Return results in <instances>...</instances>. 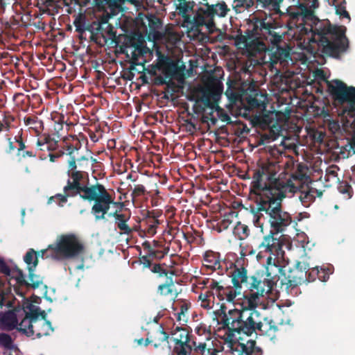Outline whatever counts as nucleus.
<instances>
[{
  "label": "nucleus",
  "instance_id": "0eeeda50",
  "mask_svg": "<svg viewBox=\"0 0 355 355\" xmlns=\"http://www.w3.org/2000/svg\"><path fill=\"white\" fill-rule=\"evenodd\" d=\"M57 261H62L78 259L85 253V247L81 240L75 234H62L53 244Z\"/></svg>",
  "mask_w": 355,
  "mask_h": 355
},
{
  "label": "nucleus",
  "instance_id": "79ce46f5",
  "mask_svg": "<svg viewBox=\"0 0 355 355\" xmlns=\"http://www.w3.org/2000/svg\"><path fill=\"white\" fill-rule=\"evenodd\" d=\"M171 60L172 59H171L168 55L159 52L158 53L157 62L155 63V68L157 70L162 71Z\"/></svg>",
  "mask_w": 355,
  "mask_h": 355
},
{
  "label": "nucleus",
  "instance_id": "c9c22d12",
  "mask_svg": "<svg viewBox=\"0 0 355 355\" xmlns=\"http://www.w3.org/2000/svg\"><path fill=\"white\" fill-rule=\"evenodd\" d=\"M16 269H19L18 267H15L13 268H10V267L7 265V263L5 262V261L0 257V273L3 274L9 279H8V291H10L11 289V284L10 280L12 279H15V277L17 275V272L15 270Z\"/></svg>",
  "mask_w": 355,
  "mask_h": 355
},
{
  "label": "nucleus",
  "instance_id": "8fccbe9b",
  "mask_svg": "<svg viewBox=\"0 0 355 355\" xmlns=\"http://www.w3.org/2000/svg\"><path fill=\"white\" fill-rule=\"evenodd\" d=\"M0 346L7 349H11L12 346V339L9 334L5 333L0 334Z\"/></svg>",
  "mask_w": 355,
  "mask_h": 355
},
{
  "label": "nucleus",
  "instance_id": "de8ad7c7",
  "mask_svg": "<svg viewBox=\"0 0 355 355\" xmlns=\"http://www.w3.org/2000/svg\"><path fill=\"white\" fill-rule=\"evenodd\" d=\"M145 220L147 224V233L151 236L155 235L157 233L158 225L161 223L160 220H149V218H146V217L145 218Z\"/></svg>",
  "mask_w": 355,
  "mask_h": 355
},
{
  "label": "nucleus",
  "instance_id": "cd10ccee",
  "mask_svg": "<svg viewBox=\"0 0 355 355\" xmlns=\"http://www.w3.org/2000/svg\"><path fill=\"white\" fill-rule=\"evenodd\" d=\"M51 322L44 320H37L33 323V335L35 334L37 338L49 336L50 332L53 331Z\"/></svg>",
  "mask_w": 355,
  "mask_h": 355
},
{
  "label": "nucleus",
  "instance_id": "7c9ffc66",
  "mask_svg": "<svg viewBox=\"0 0 355 355\" xmlns=\"http://www.w3.org/2000/svg\"><path fill=\"white\" fill-rule=\"evenodd\" d=\"M73 25L76 27V31L80 34H83L86 31L91 33V36L94 35V21L92 24H86L85 17L81 14H79L73 21Z\"/></svg>",
  "mask_w": 355,
  "mask_h": 355
},
{
  "label": "nucleus",
  "instance_id": "f8f14e48",
  "mask_svg": "<svg viewBox=\"0 0 355 355\" xmlns=\"http://www.w3.org/2000/svg\"><path fill=\"white\" fill-rule=\"evenodd\" d=\"M171 340L174 343L172 355H191V335L187 328L176 327L171 331Z\"/></svg>",
  "mask_w": 355,
  "mask_h": 355
},
{
  "label": "nucleus",
  "instance_id": "a19ab883",
  "mask_svg": "<svg viewBox=\"0 0 355 355\" xmlns=\"http://www.w3.org/2000/svg\"><path fill=\"white\" fill-rule=\"evenodd\" d=\"M308 168L303 163H299L297 164L296 170L292 173L291 177L294 180L302 181L306 179V171Z\"/></svg>",
  "mask_w": 355,
  "mask_h": 355
},
{
  "label": "nucleus",
  "instance_id": "72a5a7b5",
  "mask_svg": "<svg viewBox=\"0 0 355 355\" xmlns=\"http://www.w3.org/2000/svg\"><path fill=\"white\" fill-rule=\"evenodd\" d=\"M184 67V65L179 66L176 61L172 60L162 72L166 78H173L182 73Z\"/></svg>",
  "mask_w": 355,
  "mask_h": 355
},
{
  "label": "nucleus",
  "instance_id": "4c0bfd02",
  "mask_svg": "<svg viewBox=\"0 0 355 355\" xmlns=\"http://www.w3.org/2000/svg\"><path fill=\"white\" fill-rule=\"evenodd\" d=\"M33 322L28 316H25L19 324V327H16L17 330L27 336H33Z\"/></svg>",
  "mask_w": 355,
  "mask_h": 355
},
{
  "label": "nucleus",
  "instance_id": "2f4dec72",
  "mask_svg": "<svg viewBox=\"0 0 355 355\" xmlns=\"http://www.w3.org/2000/svg\"><path fill=\"white\" fill-rule=\"evenodd\" d=\"M225 95L229 100L230 103L236 105L239 102L243 101L241 91L234 85L227 83V87L225 92Z\"/></svg>",
  "mask_w": 355,
  "mask_h": 355
},
{
  "label": "nucleus",
  "instance_id": "9d476101",
  "mask_svg": "<svg viewBox=\"0 0 355 355\" xmlns=\"http://www.w3.org/2000/svg\"><path fill=\"white\" fill-rule=\"evenodd\" d=\"M33 251L29 252L28 254L24 256V261L27 265V269L28 271V280L26 279V276L21 269H16L15 271L17 272L15 277L16 284H17L14 287L15 293L18 295L23 296V292L20 291V287L25 286L26 288H31L36 289L43 284L42 278L35 273V268L37 266V261L35 259V261H33Z\"/></svg>",
  "mask_w": 355,
  "mask_h": 355
},
{
  "label": "nucleus",
  "instance_id": "3c124183",
  "mask_svg": "<svg viewBox=\"0 0 355 355\" xmlns=\"http://www.w3.org/2000/svg\"><path fill=\"white\" fill-rule=\"evenodd\" d=\"M319 275L320 272L318 267L310 268V267L309 266V270H307V281L306 283L313 282L317 278L319 279Z\"/></svg>",
  "mask_w": 355,
  "mask_h": 355
},
{
  "label": "nucleus",
  "instance_id": "f257e3e1",
  "mask_svg": "<svg viewBox=\"0 0 355 355\" xmlns=\"http://www.w3.org/2000/svg\"><path fill=\"white\" fill-rule=\"evenodd\" d=\"M297 189L291 180L286 182L275 178V174H266L257 170L253 175L250 193L254 195V207H251L253 223L262 227V220L266 219L271 230L276 234L283 232L291 224V215L284 210L282 200L286 193H295Z\"/></svg>",
  "mask_w": 355,
  "mask_h": 355
},
{
  "label": "nucleus",
  "instance_id": "774afa93",
  "mask_svg": "<svg viewBox=\"0 0 355 355\" xmlns=\"http://www.w3.org/2000/svg\"><path fill=\"white\" fill-rule=\"evenodd\" d=\"M64 154V152L63 150H60L59 152H58L56 153H49V157L50 162H54L56 160V159L62 157Z\"/></svg>",
  "mask_w": 355,
  "mask_h": 355
},
{
  "label": "nucleus",
  "instance_id": "09e8293b",
  "mask_svg": "<svg viewBox=\"0 0 355 355\" xmlns=\"http://www.w3.org/2000/svg\"><path fill=\"white\" fill-rule=\"evenodd\" d=\"M159 37H164L166 40H168L170 43L175 44L179 41L178 35L171 31L166 30L164 33H162Z\"/></svg>",
  "mask_w": 355,
  "mask_h": 355
},
{
  "label": "nucleus",
  "instance_id": "13d9d810",
  "mask_svg": "<svg viewBox=\"0 0 355 355\" xmlns=\"http://www.w3.org/2000/svg\"><path fill=\"white\" fill-rule=\"evenodd\" d=\"M162 211L159 209L148 211L146 215V218L149 220H159V218L162 216Z\"/></svg>",
  "mask_w": 355,
  "mask_h": 355
},
{
  "label": "nucleus",
  "instance_id": "423d86ee",
  "mask_svg": "<svg viewBox=\"0 0 355 355\" xmlns=\"http://www.w3.org/2000/svg\"><path fill=\"white\" fill-rule=\"evenodd\" d=\"M249 28L241 35V41L247 48L257 52L266 49L264 41L277 46L282 40V35L277 33V27L266 19L254 18Z\"/></svg>",
  "mask_w": 355,
  "mask_h": 355
},
{
  "label": "nucleus",
  "instance_id": "39448f33",
  "mask_svg": "<svg viewBox=\"0 0 355 355\" xmlns=\"http://www.w3.org/2000/svg\"><path fill=\"white\" fill-rule=\"evenodd\" d=\"M256 307L247 306L242 309H233L226 312V306L221 305L218 311L220 312V321L218 324L229 331L228 337L234 336L235 333L251 336L255 331V322L258 319V311Z\"/></svg>",
  "mask_w": 355,
  "mask_h": 355
},
{
  "label": "nucleus",
  "instance_id": "5fc2aeb1",
  "mask_svg": "<svg viewBox=\"0 0 355 355\" xmlns=\"http://www.w3.org/2000/svg\"><path fill=\"white\" fill-rule=\"evenodd\" d=\"M146 190L144 185L137 184L135 186V188L132 190L131 195H132V198H135L137 197L144 196L146 194Z\"/></svg>",
  "mask_w": 355,
  "mask_h": 355
},
{
  "label": "nucleus",
  "instance_id": "393cba45",
  "mask_svg": "<svg viewBox=\"0 0 355 355\" xmlns=\"http://www.w3.org/2000/svg\"><path fill=\"white\" fill-rule=\"evenodd\" d=\"M110 216H112L115 219V224L118 229L123 234L130 235L135 228L130 227L127 222L130 218V214L120 213L117 210L109 214Z\"/></svg>",
  "mask_w": 355,
  "mask_h": 355
},
{
  "label": "nucleus",
  "instance_id": "ea45409f",
  "mask_svg": "<svg viewBox=\"0 0 355 355\" xmlns=\"http://www.w3.org/2000/svg\"><path fill=\"white\" fill-rule=\"evenodd\" d=\"M0 322L9 327L10 329L17 327L18 321L16 315L11 311L7 312L0 317Z\"/></svg>",
  "mask_w": 355,
  "mask_h": 355
},
{
  "label": "nucleus",
  "instance_id": "e2e57ef3",
  "mask_svg": "<svg viewBox=\"0 0 355 355\" xmlns=\"http://www.w3.org/2000/svg\"><path fill=\"white\" fill-rule=\"evenodd\" d=\"M300 6L306 8L309 6L311 8H315L318 6V0H299Z\"/></svg>",
  "mask_w": 355,
  "mask_h": 355
},
{
  "label": "nucleus",
  "instance_id": "4be33fe9",
  "mask_svg": "<svg viewBox=\"0 0 355 355\" xmlns=\"http://www.w3.org/2000/svg\"><path fill=\"white\" fill-rule=\"evenodd\" d=\"M175 273H171L168 278H166L164 283L157 287V293L164 297H170L172 301H175L179 293L175 288L173 276Z\"/></svg>",
  "mask_w": 355,
  "mask_h": 355
},
{
  "label": "nucleus",
  "instance_id": "bb28decb",
  "mask_svg": "<svg viewBox=\"0 0 355 355\" xmlns=\"http://www.w3.org/2000/svg\"><path fill=\"white\" fill-rule=\"evenodd\" d=\"M62 148L66 150V154L69 155L70 157H76L75 153L81 148V144L76 135H69L63 138Z\"/></svg>",
  "mask_w": 355,
  "mask_h": 355
},
{
  "label": "nucleus",
  "instance_id": "ddd939ff",
  "mask_svg": "<svg viewBox=\"0 0 355 355\" xmlns=\"http://www.w3.org/2000/svg\"><path fill=\"white\" fill-rule=\"evenodd\" d=\"M277 234L272 231H270L267 235L263 237L262 241L258 245L259 252L257 258L259 261L265 257L264 253L272 257L283 256L284 254L282 249L284 243L279 238L275 236Z\"/></svg>",
  "mask_w": 355,
  "mask_h": 355
},
{
  "label": "nucleus",
  "instance_id": "5701e85b",
  "mask_svg": "<svg viewBox=\"0 0 355 355\" xmlns=\"http://www.w3.org/2000/svg\"><path fill=\"white\" fill-rule=\"evenodd\" d=\"M266 99V94H263L258 92H255L252 94L248 95L245 98L246 102L245 110H251L254 109H265Z\"/></svg>",
  "mask_w": 355,
  "mask_h": 355
},
{
  "label": "nucleus",
  "instance_id": "864d4df0",
  "mask_svg": "<svg viewBox=\"0 0 355 355\" xmlns=\"http://www.w3.org/2000/svg\"><path fill=\"white\" fill-rule=\"evenodd\" d=\"M15 121V117L10 114H5L3 121L0 123L3 125L6 131L9 130L11 123Z\"/></svg>",
  "mask_w": 355,
  "mask_h": 355
},
{
  "label": "nucleus",
  "instance_id": "6e6552de",
  "mask_svg": "<svg viewBox=\"0 0 355 355\" xmlns=\"http://www.w3.org/2000/svg\"><path fill=\"white\" fill-rule=\"evenodd\" d=\"M275 281L266 277L263 272H257L250 276L248 286V293L243 294L247 304L250 307H257L260 297H264L272 292Z\"/></svg>",
  "mask_w": 355,
  "mask_h": 355
},
{
  "label": "nucleus",
  "instance_id": "1a4fd4ad",
  "mask_svg": "<svg viewBox=\"0 0 355 355\" xmlns=\"http://www.w3.org/2000/svg\"><path fill=\"white\" fill-rule=\"evenodd\" d=\"M327 90L333 99L338 103H347L345 111L349 117L355 119V87H347L343 81L336 79L327 81Z\"/></svg>",
  "mask_w": 355,
  "mask_h": 355
},
{
  "label": "nucleus",
  "instance_id": "37998d69",
  "mask_svg": "<svg viewBox=\"0 0 355 355\" xmlns=\"http://www.w3.org/2000/svg\"><path fill=\"white\" fill-rule=\"evenodd\" d=\"M190 346L192 348V352H193L196 355H203L207 350L208 353L209 352V350L207 349V345L205 343H197L196 340L191 339Z\"/></svg>",
  "mask_w": 355,
  "mask_h": 355
},
{
  "label": "nucleus",
  "instance_id": "b1692460",
  "mask_svg": "<svg viewBox=\"0 0 355 355\" xmlns=\"http://www.w3.org/2000/svg\"><path fill=\"white\" fill-rule=\"evenodd\" d=\"M222 259L219 252L211 250L207 251L203 257V266L211 270L223 271L221 265Z\"/></svg>",
  "mask_w": 355,
  "mask_h": 355
},
{
  "label": "nucleus",
  "instance_id": "f704fd0d",
  "mask_svg": "<svg viewBox=\"0 0 355 355\" xmlns=\"http://www.w3.org/2000/svg\"><path fill=\"white\" fill-rule=\"evenodd\" d=\"M317 189L307 187L306 190L302 191L299 198L304 207H309L315 199Z\"/></svg>",
  "mask_w": 355,
  "mask_h": 355
},
{
  "label": "nucleus",
  "instance_id": "a878e982",
  "mask_svg": "<svg viewBox=\"0 0 355 355\" xmlns=\"http://www.w3.org/2000/svg\"><path fill=\"white\" fill-rule=\"evenodd\" d=\"M216 106L215 101L211 99V94L204 92L200 98L196 101L193 110L196 113H202L206 111V109L209 108L213 110Z\"/></svg>",
  "mask_w": 355,
  "mask_h": 355
},
{
  "label": "nucleus",
  "instance_id": "0e129e2a",
  "mask_svg": "<svg viewBox=\"0 0 355 355\" xmlns=\"http://www.w3.org/2000/svg\"><path fill=\"white\" fill-rule=\"evenodd\" d=\"M76 157H70L68 162V173H72L73 171H78L77 169V164H76Z\"/></svg>",
  "mask_w": 355,
  "mask_h": 355
},
{
  "label": "nucleus",
  "instance_id": "603ef678",
  "mask_svg": "<svg viewBox=\"0 0 355 355\" xmlns=\"http://www.w3.org/2000/svg\"><path fill=\"white\" fill-rule=\"evenodd\" d=\"M26 316H28L33 323L35 322L37 320H40V309L35 308L34 306L31 305L30 307L29 312L26 313Z\"/></svg>",
  "mask_w": 355,
  "mask_h": 355
},
{
  "label": "nucleus",
  "instance_id": "052dcab7",
  "mask_svg": "<svg viewBox=\"0 0 355 355\" xmlns=\"http://www.w3.org/2000/svg\"><path fill=\"white\" fill-rule=\"evenodd\" d=\"M336 13L342 17H346L350 19V16L349 12L346 10L345 6L343 5H339L336 7Z\"/></svg>",
  "mask_w": 355,
  "mask_h": 355
},
{
  "label": "nucleus",
  "instance_id": "58836bf2",
  "mask_svg": "<svg viewBox=\"0 0 355 355\" xmlns=\"http://www.w3.org/2000/svg\"><path fill=\"white\" fill-rule=\"evenodd\" d=\"M236 216L237 214L234 211H230L228 213L225 214L223 216V219L218 223L217 230L220 232L227 230L230 225L232 223L233 218Z\"/></svg>",
  "mask_w": 355,
  "mask_h": 355
},
{
  "label": "nucleus",
  "instance_id": "aec40b11",
  "mask_svg": "<svg viewBox=\"0 0 355 355\" xmlns=\"http://www.w3.org/2000/svg\"><path fill=\"white\" fill-rule=\"evenodd\" d=\"M94 35L90 37L91 40L97 42L98 35H101L103 38H105L106 35L110 38L116 37L114 27L108 23L107 17H103L99 21H94Z\"/></svg>",
  "mask_w": 355,
  "mask_h": 355
},
{
  "label": "nucleus",
  "instance_id": "a211bd4d",
  "mask_svg": "<svg viewBox=\"0 0 355 355\" xmlns=\"http://www.w3.org/2000/svg\"><path fill=\"white\" fill-rule=\"evenodd\" d=\"M255 333L261 336H267L270 339L275 337V334L278 330L276 323L268 318H264L261 320V315L258 312V319L254 325Z\"/></svg>",
  "mask_w": 355,
  "mask_h": 355
},
{
  "label": "nucleus",
  "instance_id": "6e6d98bb",
  "mask_svg": "<svg viewBox=\"0 0 355 355\" xmlns=\"http://www.w3.org/2000/svg\"><path fill=\"white\" fill-rule=\"evenodd\" d=\"M168 249H164V250L159 249L153 250L148 257L153 259H161L168 253Z\"/></svg>",
  "mask_w": 355,
  "mask_h": 355
},
{
  "label": "nucleus",
  "instance_id": "4d7b16f0",
  "mask_svg": "<svg viewBox=\"0 0 355 355\" xmlns=\"http://www.w3.org/2000/svg\"><path fill=\"white\" fill-rule=\"evenodd\" d=\"M263 3V7L272 8V9H277L279 7V3L282 0H259Z\"/></svg>",
  "mask_w": 355,
  "mask_h": 355
},
{
  "label": "nucleus",
  "instance_id": "4468645a",
  "mask_svg": "<svg viewBox=\"0 0 355 355\" xmlns=\"http://www.w3.org/2000/svg\"><path fill=\"white\" fill-rule=\"evenodd\" d=\"M204 285H207V288L211 289L214 297L216 296L220 301L225 300L229 302H234L236 296L240 295L237 291L231 286H225L223 282H217L215 279H207V282L203 281Z\"/></svg>",
  "mask_w": 355,
  "mask_h": 355
},
{
  "label": "nucleus",
  "instance_id": "f3484780",
  "mask_svg": "<svg viewBox=\"0 0 355 355\" xmlns=\"http://www.w3.org/2000/svg\"><path fill=\"white\" fill-rule=\"evenodd\" d=\"M176 12L182 17L181 26L186 28L187 31L192 20L193 8L196 5L193 1L177 0Z\"/></svg>",
  "mask_w": 355,
  "mask_h": 355
},
{
  "label": "nucleus",
  "instance_id": "20e7f679",
  "mask_svg": "<svg viewBox=\"0 0 355 355\" xmlns=\"http://www.w3.org/2000/svg\"><path fill=\"white\" fill-rule=\"evenodd\" d=\"M230 11L225 1L216 3H204L193 12L188 33L194 36L211 35L220 31L218 21L225 17Z\"/></svg>",
  "mask_w": 355,
  "mask_h": 355
},
{
  "label": "nucleus",
  "instance_id": "7ed1b4c3",
  "mask_svg": "<svg viewBox=\"0 0 355 355\" xmlns=\"http://www.w3.org/2000/svg\"><path fill=\"white\" fill-rule=\"evenodd\" d=\"M68 175L69 179L63 191H71L85 201L94 202L91 213L95 220H105L110 205L114 203V198L105 187L100 183L89 185L88 173L85 171H73L68 173Z\"/></svg>",
  "mask_w": 355,
  "mask_h": 355
},
{
  "label": "nucleus",
  "instance_id": "473e14b6",
  "mask_svg": "<svg viewBox=\"0 0 355 355\" xmlns=\"http://www.w3.org/2000/svg\"><path fill=\"white\" fill-rule=\"evenodd\" d=\"M150 335L153 337V347L155 349L160 347L162 343L165 341L168 343L169 334L164 331L162 326H159Z\"/></svg>",
  "mask_w": 355,
  "mask_h": 355
},
{
  "label": "nucleus",
  "instance_id": "680f3d73",
  "mask_svg": "<svg viewBox=\"0 0 355 355\" xmlns=\"http://www.w3.org/2000/svg\"><path fill=\"white\" fill-rule=\"evenodd\" d=\"M214 293L211 292V289L206 291L203 293H200L198 296V299L200 301H206L207 300H214Z\"/></svg>",
  "mask_w": 355,
  "mask_h": 355
},
{
  "label": "nucleus",
  "instance_id": "412c9836",
  "mask_svg": "<svg viewBox=\"0 0 355 355\" xmlns=\"http://www.w3.org/2000/svg\"><path fill=\"white\" fill-rule=\"evenodd\" d=\"M123 53H128L131 50L132 64L137 65V61L139 55L143 53L142 42L137 40L134 36H129L125 38L123 45L121 47Z\"/></svg>",
  "mask_w": 355,
  "mask_h": 355
},
{
  "label": "nucleus",
  "instance_id": "f03ea898",
  "mask_svg": "<svg viewBox=\"0 0 355 355\" xmlns=\"http://www.w3.org/2000/svg\"><path fill=\"white\" fill-rule=\"evenodd\" d=\"M291 20L296 26H303L302 34L309 35L308 50L314 56H329L338 59L349 48V40L345 35L346 28L332 25L328 19L320 20L311 10L304 13L294 12Z\"/></svg>",
  "mask_w": 355,
  "mask_h": 355
},
{
  "label": "nucleus",
  "instance_id": "9b49d317",
  "mask_svg": "<svg viewBox=\"0 0 355 355\" xmlns=\"http://www.w3.org/2000/svg\"><path fill=\"white\" fill-rule=\"evenodd\" d=\"M307 270L309 264L301 261H297L293 268L286 266L285 272L282 276H279L281 289L288 292L289 289L306 283Z\"/></svg>",
  "mask_w": 355,
  "mask_h": 355
},
{
  "label": "nucleus",
  "instance_id": "e433bc0d",
  "mask_svg": "<svg viewBox=\"0 0 355 355\" xmlns=\"http://www.w3.org/2000/svg\"><path fill=\"white\" fill-rule=\"evenodd\" d=\"M148 21L150 33H153L155 37H159L162 35L158 31L162 26V20L155 15H150L148 17Z\"/></svg>",
  "mask_w": 355,
  "mask_h": 355
},
{
  "label": "nucleus",
  "instance_id": "6ab92c4d",
  "mask_svg": "<svg viewBox=\"0 0 355 355\" xmlns=\"http://www.w3.org/2000/svg\"><path fill=\"white\" fill-rule=\"evenodd\" d=\"M279 257L268 256L266 258V263L264 266L265 270L263 272L266 277L274 279L275 283L279 280V276H282L285 272L286 266H281L277 259Z\"/></svg>",
  "mask_w": 355,
  "mask_h": 355
},
{
  "label": "nucleus",
  "instance_id": "c756f323",
  "mask_svg": "<svg viewBox=\"0 0 355 355\" xmlns=\"http://www.w3.org/2000/svg\"><path fill=\"white\" fill-rule=\"evenodd\" d=\"M33 251V261H35V259L37 261V263H39V258L42 259H48L50 258L51 259L57 261V257L55 256V248L53 246V244L49 245L47 248L43 249L39 251H35L33 248H30L28 250L26 253L25 254H28L29 252Z\"/></svg>",
  "mask_w": 355,
  "mask_h": 355
},
{
  "label": "nucleus",
  "instance_id": "338daca9",
  "mask_svg": "<svg viewBox=\"0 0 355 355\" xmlns=\"http://www.w3.org/2000/svg\"><path fill=\"white\" fill-rule=\"evenodd\" d=\"M319 280H320L321 282H326L329 279V273L324 268H321L320 270H319Z\"/></svg>",
  "mask_w": 355,
  "mask_h": 355
},
{
  "label": "nucleus",
  "instance_id": "69168bd1",
  "mask_svg": "<svg viewBox=\"0 0 355 355\" xmlns=\"http://www.w3.org/2000/svg\"><path fill=\"white\" fill-rule=\"evenodd\" d=\"M17 155L21 157L22 158L28 157H35L37 156V151H33L32 150H23L21 153H17Z\"/></svg>",
  "mask_w": 355,
  "mask_h": 355
},
{
  "label": "nucleus",
  "instance_id": "49530a36",
  "mask_svg": "<svg viewBox=\"0 0 355 355\" xmlns=\"http://www.w3.org/2000/svg\"><path fill=\"white\" fill-rule=\"evenodd\" d=\"M48 138V134H43L37 139L36 151L47 150Z\"/></svg>",
  "mask_w": 355,
  "mask_h": 355
},
{
  "label": "nucleus",
  "instance_id": "c03bdc74",
  "mask_svg": "<svg viewBox=\"0 0 355 355\" xmlns=\"http://www.w3.org/2000/svg\"><path fill=\"white\" fill-rule=\"evenodd\" d=\"M76 196L71 191H64V194L58 193L54 196H51L49 198L48 203L50 204L54 198H58L60 201L58 205L62 206L61 203H66L68 198L76 197Z\"/></svg>",
  "mask_w": 355,
  "mask_h": 355
},
{
  "label": "nucleus",
  "instance_id": "dca6fc26",
  "mask_svg": "<svg viewBox=\"0 0 355 355\" xmlns=\"http://www.w3.org/2000/svg\"><path fill=\"white\" fill-rule=\"evenodd\" d=\"M230 349L233 354L237 355H262V349L256 345V341L248 340L246 343H241L239 340H231L230 342Z\"/></svg>",
  "mask_w": 355,
  "mask_h": 355
},
{
  "label": "nucleus",
  "instance_id": "2eb2a0df",
  "mask_svg": "<svg viewBox=\"0 0 355 355\" xmlns=\"http://www.w3.org/2000/svg\"><path fill=\"white\" fill-rule=\"evenodd\" d=\"M241 261L237 260L234 267L230 272V276L232 278L233 288L241 295L243 286L248 288L250 277L248 276L247 270L241 264Z\"/></svg>",
  "mask_w": 355,
  "mask_h": 355
},
{
  "label": "nucleus",
  "instance_id": "a18cd8bd",
  "mask_svg": "<svg viewBox=\"0 0 355 355\" xmlns=\"http://www.w3.org/2000/svg\"><path fill=\"white\" fill-rule=\"evenodd\" d=\"M236 234H237L241 239L246 238L250 234V229L249 227L245 225L242 224L241 222H239L234 228Z\"/></svg>",
  "mask_w": 355,
  "mask_h": 355
},
{
  "label": "nucleus",
  "instance_id": "bf43d9fd",
  "mask_svg": "<svg viewBox=\"0 0 355 355\" xmlns=\"http://www.w3.org/2000/svg\"><path fill=\"white\" fill-rule=\"evenodd\" d=\"M58 148V141L49 135L47 150L50 153Z\"/></svg>",
  "mask_w": 355,
  "mask_h": 355
},
{
  "label": "nucleus",
  "instance_id": "c85d7f7f",
  "mask_svg": "<svg viewBox=\"0 0 355 355\" xmlns=\"http://www.w3.org/2000/svg\"><path fill=\"white\" fill-rule=\"evenodd\" d=\"M24 123L29 129L33 130L39 135L44 130V123L37 115L28 114L24 118Z\"/></svg>",
  "mask_w": 355,
  "mask_h": 355
}]
</instances>
